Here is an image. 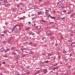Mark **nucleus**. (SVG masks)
I'll return each mask as SVG.
<instances>
[{"label": "nucleus", "mask_w": 75, "mask_h": 75, "mask_svg": "<svg viewBox=\"0 0 75 75\" xmlns=\"http://www.w3.org/2000/svg\"><path fill=\"white\" fill-rule=\"evenodd\" d=\"M43 72L45 74H47V69H43Z\"/></svg>", "instance_id": "obj_1"}, {"label": "nucleus", "mask_w": 75, "mask_h": 75, "mask_svg": "<svg viewBox=\"0 0 75 75\" xmlns=\"http://www.w3.org/2000/svg\"><path fill=\"white\" fill-rule=\"evenodd\" d=\"M28 35H35V33H33V32H30L28 33Z\"/></svg>", "instance_id": "obj_2"}, {"label": "nucleus", "mask_w": 75, "mask_h": 75, "mask_svg": "<svg viewBox=\"0 0 75 75\" xmlns=\"http://www.w3.org/2000/svg\"><path fill=\"white\" fill-rule=\"evenodd\" d=\"M12 40V38L11 37L10 38L8 39V42H11V41Z\"/></svg>", "instance_id": "obj_3"}, {"label": "nucleus", "mask_w": 75, "mask_h": 75, "mask_svg": "<svg viewBox=\"0 0 75 75\" xmlns=\"http://www.w3.org/2000/svg\"><path fill=\"white\" fill-rule=\"evenodd\" d=\"M54 67H53V66H50V68L49 69V70H52V69H53Z\"/></svg>", "instance_id": "obj_4"}, {"label": "nucleus", "mask_w": 75, "mask_h": 75, "mask_svg": "<svg viewBox=\"0 0 75 75\" xmlns=\"http://www.w3.org/2000/svg\"><path fill=\"white\" fill-rule=\"evenodd\" d=\"M4 51V48H2L0 50V52H3Z\"/></svg>", "instance_id": "obj_5"}, {"label": "nucleus", "mask_w": 75, "mask_h": 75, "mask_svg": "<svg viewBox=\"0 0 75 75\" xmlns=\"http://www.w3.org/2000/svg\"><path fill=\"white\" fill-rule=\"evenodd\" d=\"M4 4H7V3H8L7 0H5L4 1Z\"/></svg>", "instance_id": "obj_6"}, {"label": "nucleus", "mask_w": 75, "mask_h": 75, "mask_svg": "<svg viewBox=\"0 0 75 75\" xmlns=\"http://www.w3.org/2000/svg\"><path fill=\"white\" fill-rule=\"evenodd\" d=\"M73 40V39H69V40L67 42H72V41Z\"/></svg>", "instance_id": "obj_7"}, {"label": "nucleus", "mask_w": 75, "mask_h": 75, "mask_svg": "<svg viewBox=\"0 0 75 75\" xmlns=\"http://www.w3.org/2000/svg\"><path fill=\"white\" fill-rule=\"evenodd\" d=\"M10 50L9 49H7L5 50L4 51V52H5V53H6V52H7L8 51V50Z\"/></svg>", "instance_id": "obj_8"}, {"label": "nucleus", "mask_w": 75, "mask_h": 75, "mask_svg": "<svg viewBox=\"0 0 75 75\" xmlns=\"http://www.w3.org/2000/svg\"><path fill=\"white\" fill-rule=\"evenodd\" d=\"M42 11L39 12H38V15L41 14H42Z\"/></svg>", "instance_id": "obj_9"}, {"label": "nucleus", "mask_w": 75, "mask_h": 75, "mask_svg": "<svg viewBox=\"0 0 75 75\" xmlns=\"http://www.w3.org/2000/svg\"><path fill=\"white\" fill-rule=\"evenodd\" d=\"M49 11H49L48 10H46V11H45L46 12L45 13V15H46L47 14V13H48V12H49Z\"/></svg>", "instance_id": "obj_10"}, {"label": "nucleus", "mask_w": 75, "mask_h": 75, "mask_svg": "<svg viewBox=\"0 0 75 75\" xmlns=\"http://www.w3.org/2000/svg\"><path fill=\"white\" fill-rule=\"evenodd\" d=\"M72 12V11H70L67 13V14H69Z\"/></svg>", "instance_id": "obj_11"}, {"label": "nucleus", "mask_w": 75, "mask_h": 75, "mask_svg": "<svg viewBox=\"0 0 75 75\" xmlns=\"http://www.w3.org/2000/svg\"><path fill=\"white\" fill-rule=\"evenodd\" d=\"M52 34H53V33H48V36H50V35H52Z\"/></svg>", "instance_id": "obj_12"}, {"label": "nucleus", "mask_w": 75, "mask_h": 75, "mask_svg": "<svg viewBox=\"0 0 75 75\" xmlns=\"http://www.w3.org/2000/svg\"><path fill=\"white\" fill-rule=\"evenodd\" d=\"M74 15H75L74 13H73V14L71 15L70 16V18H72V17H73Z\"/></svg>", "instance_id": "obj_13"}, {"label": "nucleus", "mask_w": 75, "mask_h": 75, "mask_svg": "<svg viewBox=\"0 0 75 75\" xmlns=\"http://www.w3.org/2000/svg\"><path fill=\"white\" fill-rule=\"evenodd\" d=\"M39 28H38V27H39ZM36 28H38V30H40V29H41V27H40V26H38L37 27H36Z\"/></svg>", "instance_id": "obj_14"}, {"label": "nucleus", "mask_w": 75, "mask_h": 75, "mask_svg": "<svg viewBox=\"0 0 75 75\" xmlns=\"http://www.w3.org/2000/svg\"><path fill=\"white\" fill-rule=\"evenodd\" d=\"M61 4H62L61 2H58V3L57 4V6H60V5H61Z\"/></svg>", "instance_id": "obj_15"}, {"label": "nucleus", "mask_w": 75, "mask_h": 75, "mask_svg": "<svg viewBox=\"0 0 75 75\" xmlns=\"http://www.w3.org/2000/svg\"><path fill=\"white\" fill-rule=\"evenodd\" d=\"M14 32L15 33H18V30L16 29V30L14 31Z\"/></svg>", "instance_id": "obj_16"}, {"label": "nucleus", "mask_w": 75, "mask_h": 75, "mask_svg": "<svg viewBox=\"0 0 75 75\" xmlns=\"http://www.w3.org/2000/svg\"><path fill=\"white\" fill-rule=\"evenodd\" d=\"M41 30H40L39 31H38V32H37V34H39L40 33H41Z\"/></svg>", "instance_id": "obj_17"}, {"label": "nucleus", "mask_w": 75, "mask_h": 75, "mask_svg": "<svg viewBox=\"0 0 75 75\" xmlns=\"http://www.w3.org/2000/svg\"><path fill=\"white\" fill-rule=\"evenodd\" d=\"M19 20H23V19H24V18L23 17H19Z\"/></svg>", "instance_id": "obj_18"}, {"label": "nucleus", "mask_w": 75, "mask_h": 75, "mask_svg": "<svg viewBox=\"0 0 75 75\" xmlns=\"http://www.w3.org/2000/svg\"><path fill=\"white\" fill-rule=\"evenodd\" d=\"M56 58V56H54L53 58L52 59L53 60H55V59Z\"/></svg>", "instance_id": "obj_19"}, {"label": "nucleus", "mask_w": 75, "mask_h": 75, "mask_svg": "<svg viewBox=\"0 0 75 75\" xmlns=\"http://www.w3.org/2000/svg\"><path fill=\"white\" fill-rule=\"evenodd\" d=\"M61 19V17H58L57 18V20H60Z\"/></svg>", "instance_id": "obj_20"}, {"label": "nucleus", "mask_w": 75, "mask_h": 75, "mask_svg": "<svg viewBox=\"0 0 75 75\" xmlns=\"http://www.w3.org/2000/svg\"><path fill=\"white\" fill-rule=\"evenodd\" d=\"M73 44H75V42L72 43L71 45V46H74V45H73Z\"/></svg>", "instance_id": "obj_21"}, {"label": "nucleus", "mask_w": 75, "mask_h": 75, "mask_svg": "<svg viewBox=\"0 0 75 75\" xmlns=\"http://www.w3.org/2000/svg\"><path fill=\"white\" fill-rule=\"evenodd\" d=\"M50 18H52V19H54V20H55V18H56V17H52Z\"/></svg>", "instance_id": "obj_22"}, {"label": "nucleus", "mask_w": 75, "mask_h": 75, "mask_svg": "<svg viewBox=\"0 0 75 75\" xmlns=\"http://www.w3.org/2000/svg\"><path fill=\"white\" fill-rule=\"evenodd\" d=\"M12 11H16V8H13L12 9Z\"/></svg>", "instance_id": "obj_23"}, {"label": "nucleus", "mask_w": 75, "mask_h": 75, "mask_svg": "<svg viewBox=\"0 0 75 75\" xmlns=\"http://www.w3.org/2000/svg\"><path fill=\"white\" fill-rule=\"evenodd\" d=\"M40 65L41 66H43L44 65V63H40Z\"/></svg>", "instance_id": "obj_24"}, {"label": "nucleus", "mask_w": 75, "mask_h": 75, "mask_svg": "<svg viewBox=\"0 0 75 75\" xmlns=\"http://www.w3.org/2000/svg\"><path fill=\"white\" fill-rule=\"evenodd\" d=\"M12 54L13 55H16V53L15 52H12Z\"/></svg>", "instance_id": "obj_25"}, {"label": "nucleus", "mask_w": 75, "mask_h": 75, "mask_svg": "<svg viewBox=\"0 0 75 75\" xmlns=\"http://www.w3.org/2000/svg\"><path fill=\"white\" fill-rule=\"evenodd\" d=\"M50 38L51 40H52V39L54 38V36H52V37H50Z\"/></svg>", "instance_id": "obj_26"}, {"label": "nucleus", "mask_w": 75, "mask_h": 75, "mask_svg": "<svg viewBox=\"0 0 75 75\" xmlns=\"http://www.w3.org/2000/svg\"><path fill=\"white\" fill-rule=\"evenodd\" d=\"M19 58V57H18V56H17V57H16V60H17Z\"/></svg>", "instance_id": "obj_27"}, {"label": "nucleus", "mask_w": 75, "mask_h": 75, "mask_svg": "<svg viewBox=\"0 0 75 75\" xmlns=\"http://www.w3.org/2000/svg\"><path fill=\"white\" fill-rule=\"evenodd\" d=\"M15 49V47H12L11 48V50H14Z\"/></svg>", "instance_id": "obj_28"}, {"label": "nucleus", "mask_w": 75, "mask_h": 75, "mask_svg": "<svg viewBox=\"0 0 75 75\" xmlns=\"http://www.w3.org/2000/svg\"><path fill=\"white\" fill-rule=\"evenodd\" d=\"M65 17H64L63 18H61V19H62V20H65Z\"/></svg>", "instance_id": "obj_29"}, {"label": "nucleus", "mask_w": 75, "mask_h": 75, "mask_svg": "<svg viewBox=\"0 0 75 75\" xmlns=\"http://www.w3.org/2000/svg\"><path fill=\"white\" fill-rule=\"evenodd\" d=\"M14 30H15V28H13L11 30V31L13 32V31H14Z\"/></svg>", "instance_id": "obj_30"}, {"label": "nucleus", "mask_w": 75, "mask_h": 75, "mask_svg": "<svg viewBox=\"0 0 75 75\" xmlns=\"http://www.w3.org/2000/svg\"><path fill=\"white\" fill-rule=\"evenodd\" d=\"M26 68L27 69H29V68H30V66L29 65L27 66L26 67Z\"/></svg>", "instance_id": "obj_31"}, {"label": "nucleus", "mask_w": 75, "mask_h": 75, "mask_svg": "<svg viewBox=\"0 0 75 75\" xmlns=\"http://www.w3.org/2000/svg\"><path fill=\"white\" fill-rule=\"evenodd\" d=\"M42 21V22H44V23H45L46 22V21L42 19L41 21Z\"/></svg>", "instance_id": "obj_32"}, {"label": "nucleus", "mask_w": 75, "mask_h": 75, "mask_svg": "<svg viewBox=\"0 0 75 75\" xmlns=\"http://www.w3.org/2000/svg\"><path fill=\"white\" fill-rule=\"evenodd\" d=\"M51 15H49L47 16V18H49L50 17H51Z\"/></svg>", "instance_id": "obj_33"}, {"label": "nucleus", "mask_w": 75, "mask_h": 75, "mask_svg": "<svg viewBox=\"0 0 75 75\" xmlns=\"http://www.w3.org/2000/svg\"><path fill=\"white\" fill-rule=\"evenodd\" d=\"M29 53L31 54H33V52L32 51H31Z\"/></svg>", "instance_id": "obj_34"}, {"label": "nucleus", "mask_w": 75, "mask_h": 75, "mask_svg": "<svg viewBox=\"0 0 75 75\" xmlns=\"http://www.w3.org/2000/svg\"><path fill=\"white\" fill-rule=\"evenodd\" d=\"M19 6H22L23 5V4L22 3H19Z\"/></svg>", "instance_id": "obj_35"}, {"label": "nucleus", "mask_w": 75, "mask_h": 75, "mask_svg": "<svg viewBox=\"0 0 75 75\" xmlns=\"http://www.w3.org/2000/svg\"><path fill=\"white\" fill-rule=\"evenodd\" d=\"M59 68V67H54V68L55 69H57V68Z\"/></svg>", "instance_id": "obj_36"}, {"label": "nucleus", "mask_w": 75, "mask_h": 75, "mask_svg": "<svg viewBox=\"0 0 75 75\" xmlns=\"http://www.w3.org/2000/svg\"><path fill=\"white\" fill-rule=\"evenodd\" d=\"M48 62H49V61H46L45 62V63L46 64H47V63H48Z\"/></svg>", "instance_id": "obj_37"}, {"label": "nucleus", "mask_w": 75, "mask_h": 75, "mask_svg": "<svg viewBox=\"0 0 75 75\" xmlns=\"http://www.w3.org/2000/svg\"><path fill=\"white\" fill-rule=\"evenodd\" d=\"M33 44V42H31L29 44H28V45H32Z\"/></svg>", "instance_id": "obj_38"}, {"label": "nucleus", "mask_w": 75, "mask_h": 75, "mask_svg": "<svg viewBox=\"0 0 75 75\" xmlns=\"http://www.w3.org/2000/svg\"><path fill=\"white\" fill-rule=\"evenodd\" d=\"M54 24V22H50V24L51 25V24Z\"/></svg>", "instance_id": "obj_39"}, {"label": "nucleus", "mask_w": 75, "mask_h": 75, "mask_svg": "<svg viewBox=\"0 0 75 75\" xmlns=\"http://www.w3.org/2000/svg\"><path fill=\"white\" fill-rule=\"evenodd\" d=\"M63 52L64 54H65V53H66V51L65 50H64Z\"/></svg>", "instance_id": "obj_40"}, {"label": "nucleus", "mask_w": 75, "mask_h": 75, "mask_svg": "<svg viewBox=\"0 0 75 75\" xmlns=\"http://www.w3.org/2000/svg\"><path fill=\"white\" fill-rule=\"evenodd\" d=\"M6 41H4L2 42L3 44H6Z\"/></svg>", "instance_id": "obj_41"}, {"label": "nucleus", "mask_w": 75, "mask_h": 75, "mask_svg": "<svg viewBox=\"0 0 75 75\" xmlns=\"http://www.w3.org/2000/svg\"><path fill=\"white\" fill-rule=\"evenodd\" d=\"M66 10H64V11H62L63 13H65V12H66Z\"/></svg>", "instance_id": "obj_42"}, {"label": "nucleus", "mask_w": 75, "mask_h": 75, "mask_svg": "<svg viewBox=\"0 0 75 75\" xmlns=\"http://www.w3.org/2000/svg\"><path fill=\"white\" fill-rule=\"evenodd\" d=\"M21 29V26H19V30H20Z\"/></svg>", "instance_id": "obj_43"}, {"label": "nucleus", "mask_w": 75, "mask_h": 75, "mask_svg": "<svg viewBox=\"0 0 75 75\" xmlns=\"http://www.w3.org/2000/svg\"><path fill=\"white\" fill-rule=\"evenodd\" d=\"M62 8H65V6H62Z\"/></svg>", "instance_id": "obj_44"}, {"label": "nucleus", "mask_w": 75, "mask_h": 75, "mask_svg": "<svg viewBox=\"0 0 75 75\" xmlns=\"http://www.w3.org/2000/svg\"><path fill=\"white\" fill-rule=\"evenodd\" d=\"M3 64H4L6 63V62H2Z\"/></svg>", "instance_id": "obj_45"}, {"label": "nucleus", "mask_w": 75, "mask_h": 75, "mask_svg": "<svg viewBox=\"0 0 75 75\" xmlns=\"http://www.w3.org/2000/svg\"><path fill=\"white\" fill-rule=\"evenodd\" d=\"M7 57V55L3 56V57Z\"/></svg>", "instance_id": "obj_46"}, {"label": "nucleus", "mask_w": 75, "mask_h": 75, "mask_svg": "<svg viewBox=\"0 0 75 75\" xmlns=\"http://www.w3.org/2000/svg\"><path fill=\"white\" fill-rule=\"evenodd\" d=\"M47 9H48V10H51V8H47Z\"/></svg>", "instance_id": "obj_47"}, {"label": "nucleus", "mask_w": 75, "mask_h": 75, "mask_svg": "<svg viewBox=\"0 0 75 75\" xmlns=\"http://www.w3.org/2000/svg\"><path fill=\"white\" fill-rule=\"evenodd\" d=\"M52 55V54L50 53L48 54V56H50V55Z\"/></svg>", "instance_id": "obj_48"}, {"label": "nucleus", "mask_w": 75, "mask_h": 75, "mask_svg": "<svg viewBox=\"0 0 75 75\" xmlns=\"http://www.w3.org/2000/svg\"><path fill=\"white\" fill-rule=\"evenodd\" d=\"M45 55V53H44L42 54V55Z\"/></svg>", "instance_id": "obj_49"}, {"label": "nucleus", "mask_w": 75, "mask_h": 75, "mask_svg": "<svg viewBox=\"0 0 75 75\" xmlns=\"http://www.w3.org/2000/svg\"><path fill=\"white\" fill-rule=\"evenodd\" d=\"M30 74V72H28L27 73V74H28V75H29Z\"/></svg>", "instance_id": "obj_50"}, {"label": "nucleus", "mask_w": 75, "mask_h": 75, "mask_svg": "<svg viewBox=\"0 0 75 75\" xmlns=\"http://www.w3.org/2000/svg\"><path fill=\"white\" fill-rule=\"evenodd\" d=\"M49 28H49V27H47L46 29H49Z\"/></svg>", "instance_id": "obj_51"}, {"label": "nucleus", "mask_w": 75, "mask_h": 75, "mask_svg": "<svg viewBox=\"0 0 75 75\" xmlns=\"http://www.w3.org/2000/svg\"><path fill=\"white\" fill-rule=\"evenodd\" d=\"M31 16L32 17L33 16H34V14H31Z\"/></svg>", "instance_id": "obj_52"}, {"label": "nucleus", "mask_w": 75, "mask_h": 75, "mask_svg": "<svg viewBox=\"0 0 75 75\" xmlns=\"http://www.w3.org/2000/svg\"><path fill=\"white\" fill-rule=\"evenodd\" d=\"M25 50V49H24V48H22L21 49V51H23V50Z\"/></svg>", "instance_id": "obj_53"}, {"label": "nucleus", "mask_w": 75, "mask_h": 75, "mask_svg": "<svg viewBox=\"0 0 75 75\" xmlns=\"http://www.w3.org/2000/svg\"><path fill=\"white\" fill-rule=\"evenodd\" d=\"M61 75H66V73L65 74H64V73H63Z\"/></svg>", "instance_id": "obj_54"}, {"label": "nucleus", "mask_w": 75, "mask_h": 75, "mask_svg": "<svg viewBox=\"0 0 75 75\" xmlns=\"http://www.w3.org/2000/svg\"><path fill=\"white\" fill-rule=\"evenodd\" d=\"M39 73H40V71H38V72L37 73H36L37 74H39Z\"/></svg>", "instance_id": "obj_55"}, {"label": "nucleus", "mask_w": 75, "mask_h": 75, "mask_svg": "<svg viewBox=\"0 0 75 75\" xmlns=\"http://www.w3.org/2000/svg\"><path fill=\"white\" fill-rule=\"evenodd\" d=\"M42 40H44V37H42Z\"/></svg>", "instance_id": "obj_56"}, {"label": "nucleus", "mask_w": 75, "mask_h": 75, "mask_svg": "<svg viewBox=\"0 0 75 75\" xmlns=\"http://www.w3.org/2000/svg\"><path fill=\"white\" fill-rule=\"evenodd\" d=\"M22 57H25V55H22Z\"/></svg>", "instance_id": "obj_57"}, {"label": "nucleus", "mask_w": 75, "mask_h": 75, "mask_svg": "<svg viewBox=\"0 0 75 75\" xmlns=\"http://www.w3.org/2000/svg\"><path fill=\"white\" fill-rule=\"evenodd\" d=\"M71 73L70 72L67 73V75H69Z\"/></svg>", "instance_id": "obj_58"}, {"label": "nucleus", "mask_w": 75, "mask_h": 75, "mask_svg": "<svg viewBox=\"0 0 75 75\" xmlns=\"http://www.w3.org/2000/svg\"><path fill=\"white\" fill-rule=\"evenodd\" d=\"M20 10H23V8H20Z\"/></svg>", "instance_id": "obj_59"}, {"label": "nucleus", "mask_w": 75, "mask_h": 75, "mask_svg": "<svg viewBox=\"0 0 75 75\" xmlns=\"http://www.w3.org/2000/svg\"><path fill=\"white\" fill-rule=\"evenodd\" d=\"M28 24H31V22H29L28 23Z\"/></svg>", "instance_id": "obj_60"}, {"label": "nucleus", "mask_w": 75, "mask_h": 75, "mask_svg": "<svg viewBox=\"0 0 75 75\" xmlns=\"http://www.w3.org/2000/svg\"><path fill=\"white\" fill-rule=\"evenodd\" d=\"M21 69H22L23 70V69H24V67H21Z\"/></svg>", "instance_id": "obj_61"}, {"label": "nucleus", "mask_w": 75, "mask_h": 75, "mask_svg": "<svg viewBox=\"0 0 75 75\" xmlns=\"http://www.w3.org/2000/svg\"><path fill=\"white\" fill-rule=\"evenodd\" d=\"M29 29H30V28L28 27L27 28H26V30H28Z\"/></svg>", "instance_id": "obj_62"}, {"label": "nucleus", "mask_w": 75, "mask_h": 75, "mask_svg": "<svg viewBox=\"0 0 75 75\" xmlns=\"http://www.w3.org/2000/svg\"><path fill=\"white\" fill-rule=\"evenodd\" d=\"M34 19H35V17L32 18V20H34Z\"/></svg>", "instance_id": "obj_63"}, {"label": "nucleus", "mask_w": 75, "mask_h": 75, "mask_svg": "<svg viewBox=\"0 0 75 75\" xmlns=\"http://www.w3.org/2000/svg\"><path fill=\"white\" fill-rule=\"evenodd\" d=\"M23 45H24L25 44H26V42H23Z\"/></svg>", "instance_id": "obj_64"}]
</instances>
